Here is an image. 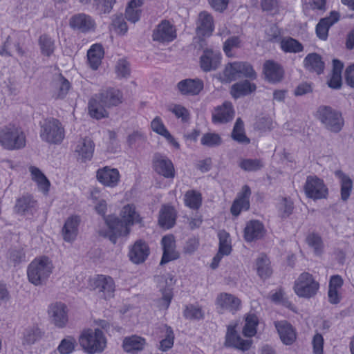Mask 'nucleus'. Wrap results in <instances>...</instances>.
I'll return each mask as SVG.
<instances>
[{
    "mask_svg": "<svg viewBox=\"0 0 354 354\" xmlns=\"http://www.w3.org/2000/svg\"><path fill=\"white\" fill-rule=\"evenodd\" d=\"M120 216L121 220L113 215H109L105 218L109 231L104 236H109L113 243H115L118 237L127 236L131 225L142 221V218L133 205L124 206L120 212Z\"/></svg>",
    "mask_w": 354,
    "mask_h": 354,
    "instance_id": "nucleus-1",
    "label": "nucleus"
},
{
    "mask_svg": "<svg viewBox=\"0 0 354 354\" xmlns=\"http://www.w3.org/2000/svg\"><path fill=\"white\" fill-rule=\"evenodd\" d=\"M78 342L87 354L102 353L106 346V339L100 328H85L78 337Z\"/></svg>",
    "mask_w": 354,
    "mask_h": 354,
    "instance_id": "nucleus-2",
    "label": "nucleus"
},
{
    "mask_svg": "<svg viewBox=\"0 0 354 354\" xmlns=\"http://www.w3.org/2000/svg\"><path fill=\"white\" fill-rule=\"evenodd\" d=\"M53 270V261L48 257H37L28 266V281L35 286H41L46 283Z\"/></svg>",
    "mask_w": 354,
    "mask_h": 354,
    "instance_id": "nucleus-3",
    "label": "nucleus"
},
{
    "mask_svg": "<svg viewBox=\"0 0 354 354\" xmlns=\"http://www.w3.org/2000/svg\"><path fill=\"white\" fill-rule=\"evenodd\" d=\"M241 77L256 79L257 73L250 64L245 62L228 63L223 72L217 75V78L222 83H230Z\"/></svg>",
    "mask_w": 354,
    "mask_h": 354,
    "instance_id": "nucleus-4",
    "label": "nucleus"
},
{
    "mask_svg": "<svg viewBox=\"0 0 354 354\" xmlns=\"http://www.w3.org/2000/svg\"><path fill=\"white\" fill-rule=\"evenodd\" d=\"M26 144L25 133L21 127L9 124L0 129V145L7 150L23 149Z\"/></svg>",
    "mask_w": 354,
    "mask_h": 354,
    "instance_id": "nucleus-5",
    "label": "nucleus"
},
{
    "mask_svg": "<svg viewBox=\"0 0 354 354\" xmlns=\"http://www.w3.org/2000/svg\"><path fill=\"white\" fill-rule=\"evenodd\" d=\"M39 137L49 145H60L65 138L64 127L57 119H46L40 124Z\"/></svg>",
    "mask_w": 354,
    "mask_h": 354,
    "instance_id": "nucleus-6",
    "label": "nucleus"
},
{
    "mask_svg": "<svg viewBox=\"0 0 354 354\" xmlns=\"http://www.w3.org/2000/svg\"><path fill=\"white\" fill-rule=\"evenodd\" d=\"M293 289L298 297L309 299L317 295L319 283L311 274L304 272L295 281Z\"/></svg>",
    "mask_w": 354,
    "mask_h": 354,
    "instance_id": "nucleus-7",
    "label": "nucleus"
},
{
    "mask_svg": "<svg viewBox=\"0 0 354 354\" xmlns=\"http://www.w3.org/2000/svg\"><path fill=\"white\" fill-rule=\"evenodd\" d=\"M317 117L329 131L337 133L344 125V120L340 113L330 106H322L317 111Z\"/></svg>",
    "mask_w": 354,
    "mask_h": 354,
    "instance_id": "nucleus-8",
    "label": "nucleus"
},
{
    "mask_svg": "<svg viewBox=\"0 0 354 354\" xmlns=\"http://www.w3.org/2000/svg\"><path fill=\"white\" fill-rule=\"evenodd\" d=\"M304 189L306 196L313 200L326 198L328 194V189L324 180L317 176H307Z\"/></svg>",
    "mask_w": 354,
    "mask_h": 354,
    "instance_id": "nucleus-9",
    "label": "nucleus"
},
{
    "mask_svg": "<svg viewBox=\"0 0 354 354\" xmlns=\"http://www.w3.org/2000/svg\"><path fill=\"white\" fill-rule=\"evenodd\" d=\"M216 309L219 313L228 312L234 315L241 308V301L236 296L227 292L218 294L215 300Z\"/></svg>",
    "mask_w": 354,
    "mask_h": 354,
    "instance_id": "nucleus-10",
    "label": "nucleus"
},
{
    "mask_svg": "<svg viewBox=\"0 0 354 354\" xmlns=\"http://www.w3.org/2000/svg\"><path fill=\"white\" fill-rule=\"evenodd\" d=\"M91 286L94 290H97L100 296L104 299H109L114 296L115 284L113 279L110 276L97 275L92 279Z\"/></svg>",
    "mask_w": 354,
    "mask_h": 354,
    "instance_id": "nucleus-11",
    "label": "nucleus"
},
{
    "mask_svg": "<svg viewBox=\"0 0 354 354\" xmlns=\"http://www.w3.org/2000/svg\"><path fill=\"white\" fill-rule=\"evenodd\" d=\"M175 26L167 20H162L153 30L152 39L159 43H169L176 38Z\"/></svg>",
    "mask_w": 354,
    "mask_h": 354,
    "instance_id": "nucleus-12",
    "label": "nucleus"
},
{
    "mask_svg": "<svg viewBox=\"0 0 354 354\" xmlns=\"http://www.w3.org/2000/svg\"><path fill=\"white\" fill-rule=\"evenodd\" d=\"M153 170L166 178H174L176 171L172 161L166 156L156 153L152 160Z\"/></svg>",
    "mask_w": 354,
    "mask_h": 354,
    "instance_id": "nucleus-13",
    "label": "nucleus"
},
{
    "mask_svg": "<svg viewBox=\"0 0 354 354\" xmlns=\"http://www.w3.org/2000/svg\"><path fill=\"white\" fill-rule=\"evenodd\" d=\"M96 179L104 187L114 188L120 182V174L118 169L105 166L97 170Z\"/></svg>",
    "mask_w": 354,
    "mask_h": 354,
    "instance_id": "nucleus-14",
    "label": "nucleus"
},
{
    "mask_svg": "<svg viewBox=\"0 0 354 354\" xmlns=\"http://www.w3.org/2000/svg\"><path fill=\"white\" fill-rule=\"evenodd\" d=\"M48 315L52 323L59 328L66 326L68 322L67 306L61 302H56L50 305Z\"/></svg>",
    "mask_w": 354,
    "mask_h": 354,
    "instance_id": "nucleus-15",
    "label": "nucleus"
},
{
    "mask_svg": "<svg viewBox=\"0 0 354 354\" xmlns=\"http://www.w3.org/2000/svg\"><path fill=\"white\" fill-rule=\"evenodd\" d=\"M37 209V201L32 195L28 194L18 198L14 207L15 212L21 216H32Z\"/></svg>",
    "mask_w": 354,
    "mask_h": 354,
    "instance_id": "nucleus-16",
    "label": "nucleus"
},
{
    "mask_svg": "<svg viewBox=\"0 0 354 354\" xmlns=\"http://www.w3.org/2000/svg\"><path fill=\"white\" fill-rule=\"evenodd\" d=\"M70 26L82 32H88L95 29V21L93 17L85 13H78L72 16L69 20Z\"/></svg>",
    "mask_w": 354,
    "mask_h": 354,
    "instance_id": "nucleus-17",
    "label": "nucleus"
},
{
    "mask_svg": "<svg viewBox=\"0 0 354 354\" xmlns=\"http://www.w3.org/2000/svg\"><path fill=\"white\" fill-rule=\"evenodd\" d=\"M252 344L250 339H243L237 333L236 326L230 325L227 326L225 335V345L227 347H233L241 351H248Z\"/></svg>",
    "mask_w": 354,
    "mask_h": 354,
    "instance_id": "nucleus-18",
    "label": "nucleus"
},
{
    "mask_svg": "<svg viewBox=\"0 0 354 354\" xmlns=\"http://www.w3.org/2000/svg\"><path fill=\"white\" fill-rule=\"evenodd\" d=\"M219 239L218 252L213 258L211 267L213 269L216 268L221 259L224 256L229 255L232 251L231 239L229 233L225 230H221L218 233Z\"/></svg>",
    "mask_w": 354,
    "mask_h": 354,
    "instance_id": "nucleus-19",
    "label": "nucleus"
},
{
    "mask_svg": "<svg viewBox=\"0 0 354 354\" xmlns=\"http://www.w3.org/2000/svg\"><path fill=\"white\" fill-rule=\"evenodd\" d=\"M251 193V189L248 185H245L242 187L241 190L238 194L231 207L230 210L232 215L237 216L241 211L249 209Z\"/></svg>",
    "mask_w": 354,
    "mask_h": 354,
    "instance_id": "nucleus-20",
    "label": "nucleus"
},
{
    "mask_svg": "<svg viewBox=\"0 0 354 354\" xmlns=\"http://www.w3.org/2000/svg\"><path fill=\"white\" fill-rule=\"evenodd\" d=\"M158 281L159 286L161 289L164 286L163 283H165L166 286L167 287V288L162 290V297L159 302V306L161 308L166 310L169 308L173 297L172 290L171 288L176 283V279L174 275H172L170 273H167L160 277V280Z\"/></svg>",
    "mask_w": 354,
    "mask_h": 354,
    "instance_id": "nucleus-21",
    "label": "nucleus"
},
{
    "mask_svg": "<svg viewBox=\"0 0 354 354\" xmlns=\"http://www.w3.org/2000/svg\"><path fill=\"white\" fill-rule=\"evenodd\" d=\"M214 30L213 17L207 11L201 12L196 21V33L200 37H209Z\"/></svg>",
    "mask_w": 354,
    "mask_h": 354,
    "instance_id": "nucleus-22",
    "label": "nucleus"
},
{
    "mask_svg": "<svg viewBox=\"0 0 354 354\" xmlns=\"http://www.w3.org/2000/svg\"><path fill=\"white\" fill-rule=\"evenodd\" d=\"M234 116L232 104L225 102L222 105L214 108L212 112V122L214 124H224L231 121Z\"/></svg>",
    "mask_w": 354,
    "mask_h": 354,
    "instance_id": "nucleus-23",
    "label": "nucleus"
},
{
    "mask_svg": "<svg viewBox=\"0 0 354 354\" xmlns=\"http://www.w3.org/2000/svg\"><path fill=\"white\" fill-rule=\"evenodd\" d=\"M95 149V144L89 138L80 139L75 144L74 151L77 159L82 162L92 158Z\"/></svg>",
    "mask_w": 354,
    "mask_h": 354,
    "instance_id": "nucleus-24",
    "label": "nucleus"
},
{
    "mask_svg": "<svg viewBox=\"0 0 354 354\" xmlns=\"http://www.w3.org/2000/svg\"><path fill=\"white\" fill-rule=\"evenodd\" d=\"M221 55L218 50L207 49L201 57V67L205 72L216 70L221 64Z\"/></svg>",
    "mask_w": 354,
    "mask_h": 354,
    "instance_id": "nucleus-25",
    "label": "nucleus"
},
{
    "mask_svg": "<svg viewBox=\"0 0 354 354\" xmlns=\"http://www.w3.org/2000/svg\"><path fill=\"white\" fill-rule=\"evenodd\" d=\"M204 86L203 82L199 79H185L177 84L179 93L183 95H196L200 93Z\"/></svg>",
    "mask_w": 354,
    "mask_h": 354,
    "instance_id": "nucleus-26",
    "label": "nucleus"
},
{
    "mask_svg": "<svg viewBox=\"0 0 354 354\" xmlns=\"http://www.w3.org/2000/svg\"><path fill=\"white\" fill-rule=\"evenodd\" d=\"M97 95L104 106L108 108L118 106L122 102V93L114 88L102 89Z\"/></svg>",
    "mask_w": 354,
    "mask_h": 354,
    "instance_id": "nucleus-27",
    "label": "nucleus"
},
{
    "mask_svg": "<svg viewBox=\"0 0 354 354\" xmlns=\"http://www.w3.org/2000/svg\"><path fill=\"white\" fill-rule=\"evenodd\" d=\"M263 224L257 220L247 223L244 229V239L247 242H252L263 238L266 234Z\"/></svg>",
    "mask_w": 354,
    "mask_h": 354,
    "instance_id": "nucleus-28",
    "label": "nucleus"
},
{
    "mask_svg": "<svg viewBox=\"0 0 354 354\" xmlns=\"http://www.w3.org/2000/svg\"><path fill=\"white\" fill-rule=\"evenodd\" d=\"M275 328L279 335L282 342L286 345L292 344L297 338L295 330L287 321H277L274 322Z\"/></svg>",
    "mask_w": 354,
    "mask_h": 354,
    "instance_id": "nucleus-29",
    "label": "nucleus"
},
{
    "mask_svg": "<svg viewBox=\"0 0 354 354\" xmlns=\"http://www.w3.org/2000/svg\"><path fill=\"white\" fill-rule=\"evenodd\" d=\"M149 254V248L147 244L138 240L130 248L129 256L132 262L136 264L144 262Z\"/></svg>",
    "mask_w": 354,
    "mask_h": 354,
    "instance_id": "nucleus-30",
    "label": "nucleus"
},
{
    "mask_svg": "<svg viewBox=\"0 0 354 354\" xmlns=\"http://www.w3.org/2000/svg\"><path fill=\"white\" fill-rule=\"evenodd\" d=\"M263 71L266 80L270 82H279L283 77L282 67L272 60H268L263 64Z\"/></svg>",
    "mask_w": 354,
    "mask_h": 354,
    "instance_id": "nucleus-31",
    "label": "nucleus"
},
{
    "mask_svg": "<svg viewBox=\"0 0 354 354\" xmlns=\"http://www.w3.org/2000/svg\"><path fill=\"white\" fill-rule=\"evenodd\" d=\"M161 243L163 249V254L160 264H165L178 257V252L175 250V241L172 235L163 236Z\"/></svg>",
    "mask_w": 354,
    "mask_h": 354,
    "instance_id": "nucleus-32",
    "label": "nucleus"
},
{
    "mask_svg": "<svg viewBox=\"0 0 354 354\" xmlns=\"http://www.w3.org/2000/svg\"><path fill=\"white\" fill-rule=\"evenodd\" d=\"M158 337L160 339L159 349L167 351L172 348L174 342V333L173 329L165 324L158 328Z\"/></svg>",
    "mask_w": 354,
    "mask_h": 354,
    "instance_id": "nucleus-33",
    "label": "nucleus"
},
{
    "mask_svg": "<svg viewBox=\"0 0 354 354\" xmlns=\"http://www.w3.org/2000/svg\"><path fill=\"white\" fill-rule=\"evenodd\" d=\"M151 129L156 133L164 137L167 141L176 149L180 148V144L171 136L169 131L165 126L162 119L160 117H156L151 122Z\"/></svg>",
    "mask_w": 354,
    "mask_h": 354,
    "instance_id": "nucleus-34",
    "label": "nucleus"
},
{
    "mask_svg": "<svg viewBox=\"0 0 354 354\" xmlns=\"http://www.w3.org/2000/svg\"><path fill=\"white\" fill-rule=\"evenodd\" d=\"M28 169L31 178L36 183L38 189L44 194L47 195L50 187V183L48 179L39 168L35 166L29 167Z\"/></svg>",
    "mask_w": 354,
    "mask_h": 354,
    "instance_id": "nucleus-35",
    "label": "nucleus"
},
{
    "mask_svg": "<svg viewBox=\"0 0 354 354\" xmlns=\"http://www.w3.org/2000/svg\"><path fill=\"white\" fill-rule=\"evenodd\" d=\"M106 109L108 107L104 106L97 94L93 95L88 102V113L93 118L99 120L108 117L109 113Z\"/></svg>",
    "mask_w": 354,
    "mask_h": 354,
    "instance_id": "nucleus-36",
    "label": "nucleus"
},
{
    "mask_svg": "<svg viewBox=\"0 0 354 354\" xmlns=\"http://www.w3.org/2000/svg\"><path fill=\"white\" fill-rule=\"evenodd\" d=\"M79 223L80 218L76 216H71L66 221L62 230L63 237L66 241L71 242L75 240L77 235Z\"/></svg>",
    "mask_w": 354,
    "mask_h": 354,
    "instance_id": "nucleus-37",
    "label": "nucleus"
},
{
    "mask_svg": "<svg viewBox=\"0 0 354 354\" xmlns=\"http://www.w3.org/2000/svg\"><path fill=\"white\" fill-rule=\"evenodd\" d=\"M104 49L101 44H95L91 46L87 52L88 63L93 70H97L102 63L104 57Z\"/></svg>",
    "mask_w": 354,
    "mask_h": 354,
    "instance_id": "nucleus-38",
    "label": "nucleus"
},
{
    "mask_svg": "<svg viewBox=\"0 0 354 354\" xmlns=\"http://www.w3.org/2000/svg\"><path fill=\"white\" fill-rule=\"evenodd\" d=\"M304 67L310 72L319 75L324 69V62L321 56L317 53L308 54L304 60Z\"/></svg>",
    "mask_w": 354,
    "mask_h": 354,
    "instance_id": "nucleus-39",
    "label": "nucleus"
},
{
    "mask_svg": "<svg viewBox=\"0 0 354 354\" xmlns=\"http://www.w3.org/2000/svg\"><path fill=\"white\" fill-rule=\"evenodd\" d=\"M176 217V212L173 207L163 206L160 211L159 224L164 228L169 229L174 225Z\"/></svg>",
    "mask_w": 354,
    "mask_h": 354,
    "instance_id": "nucleus-40",
    "label": "nucleus"
},
{
    "mask_svg": "<svg viewBox=\"0 0 354 354\" xmlns=\"http://www.w3.org/2000/svg\"><path fill=\"white\" fill-rule=\"evenodd\" d=\"M256 90L254 84L245 80L233 84L231 87L230 93L232 97L237 99L241 96L247 95Z\"/></svg>",
    "mask_w": 354,
    "mask_h": 354,
    "instance_id": "nucleus-41",
    "label": "nucleus"
},
{
    "mask_svg": "<svg viewBox=\"0 0 354 354\" xmlns=\"http://www.w3.org/2000/svg\"><path fill=\"white\" fill-rule=\"evenodd\" d=\"M344 64L338 59L333 61V72L330 78L328 81L329 87L333 89H338L342 86V71Z\"/></svg>",
    "mask_w": 354,
    "mask_h": 354,
    "instance_id": "nucleus-42",
    "label": "nucleus"
},
{
    "mask_svg": "<svg viewBox=\"0 0 354 354\" xmlns=\"http://www.w3.org/2000/svg\"><path fill=\"white\" fill-rule=\"evenodd\" d=\"M145 339L137 335L125 337L123 340L122 347L127 353L141 351L145 345Z\"/></svg>",
    "mask_w": 354,
    "mask_h": 354,
    "instance_id": "nucleus-43",
    "label": "nucleus"
},
{
    "mask_svg": "<svg viewBox=\"0 0 354 354\" xmlns=\"http://www.w3.org/2000/svg\"><path fill=\"white\" fill-rule=\"evenodd\" d=\"M38 44L41 55L48 57L53 55L56 48L55 41L50 37L46 34L41 35Z\"/></svg>",
    "mask_w": 354,
    "mask_h": 354,
    "instance_id": "nucleus-44",
    "label": "nucleus"
},
{
    "mask_svg": "<svg viewBox=\"0 0 354 354\" xmlns=\"http://www.w3.org/2000/svg\"><path fill=\"white\" fill-rule=\"evenodd\" d=\"M259 319L254 313H248L245 317V325L243 328V334L245 337H252L257 333V327Z\"/></svg>",
    "mask_w": 354,
    "mask_h": 354,
    "instance_id": "nucleus-45",
    "label": "nucleus"
},
{
    "mask_svg": "<svg viewBox=\"0 0 354 354\" xmlns=\"http://www.w3.org/2000/svg\"><path fill=\"white\" fill-rule=\"evenodd\" d=\"M185 205L192 209H198L202 205L201 194L196 190H188L184 196Z\"/></svg>",
    "mask_w": 354,
    "mask_h": 354,
    "instance_id": "nucleus-46",
    "label": "nucleus"
},
{
    "mask_svg": "<svg viewBox=\"0 0 354 354\" xmlns=\"http://www.w3.org/2000/svg\"><path fill=\"white\" fill-rule=\"evenodd\" d=\"M239 166L245 171L254 172L261 169L264 163L261 159L243 158L240 160Z\"/></svg>",
    "mask_w": 354,
    "mask_h": 354,
    "instance_id": "nucleus-47",
    "label": "nucleus"
},
{
    "mask_svg": "<svg viewBox=\"0 0 354 354\" xmlns=\"http://www.w3.org/2000/svg\"><path fill=\"white\" fill-rule=\"evenodd\" d=\"M232 138L236 142L242 144H249L250 140L246 136L244 131V124L241 118H238L234 126L232 133Z\"/></svg>",
    "mask_w": 354,
    "mask_h": 354,
    "instance_id": "nucleus-48",
    "label": "nucleus"
},
{
    "mask_svg": "<svg viewBox=\"0 0 354 354\" xmlns=\"http://www.w3.org/2000/svg\"><path fill=\"white\" fill-rule=\"evenodd\" d=\"M43 333L37 326H32L26 329L24 333L23 344L31 345L41 339Z\"/></svg>",
    "mask_w": 354,
    "mask_h": 354,
    "instance_id": "nucleus-49",
    "label": "nucleus"
},
{
    "mask_svg": "<svg viewBox=\"0 0 354 354\" xmlns=\"http://www.w3.org/2000/svg\"><path fill=\"white\" fill-rule=\"evenodd\" d=\"M54 84L57 89L55 94V97L58 99L64 98L71 88L70 82L62 75H59L56 79H55Z\"/></svg>",
    "mask_w": 354,
    "mask_h": 354,
    "instance_id": "nucleus-50",
    "label": "nucleus"
},
{
    "mask_svg": "<svg viewBox=\"0 0 354 354\" xmlns=\"http://www.w3.org/2000/svg\"><path fill=\"white\" fill-rule=\"evenodd\" d=\"M77 346L76 339L71 335L63 338L59 342L57 350L60 354H71Z\"/></svg>",
    "mask_w": 354,
    "mask_h": 354,
    "instance_id": "nucleus-51",
    "label": "nucleus"
},
{
    "mask_svg": "<svg viewBox=\"0 0 354 354\" xmlns=\"http://www.w3.org/2000/svg\"><path fill=\"white\" fill-rule=\"evenodd\" d=\"M336 176L339 177L341 183V198L343 201H346L351 194L353 187L351 179L342 171L336 172Z\"/></svg>",
    "mask_w": 354,
    "mask_h": 354,
    "instance_id": "nucleus-52",
    "label": "nucleus"
},
{
    "mask_svg": "<svg viewBox=\"0 0 354 354\" xmlns=\"http://www.w3.org/2000/svg\"><path fill=\"white\" fill-rule=\"evenodd\" d=\"M183 316L189 320H200L204 317V312L198 305L189 304L185 306Z\"/></svg>",
    "mask_w": 354,
    "mask_h": 354,
    "instance_id": "nucleus-53",
    "label": "nucleus"
},
{
    "mask_svg": "<svg viewBox=\"0 0 354 354\" xmlns=\"http://www.w3.org/2000/svg\"><path fill=\"white\" fill-rule=\"evenodd\" d=\"M280 46L281 49L286 53H297L303 50L302 44L292 37L283 39Z\"/></svg>",
    "mask_w": 354,
    "mask_h": 354,
    "instance_id": "nucleus-54",
    "label": "nucleus"
},
{
    "mask_svg": "<svg viewBox=\"0 0 354 354\" xmlns=\"http://www.w3.org/2000/svg\"><path fill=\"white\" fill-rule=\"evenodd\" d=\"M257 270L261 279H266L270 276L272 270L270 268L269 259L266 256H261L257 259Z\"/></svg>",
    "mask_w": 354,
    "mask_h": 354,
    "instance_id": "nucleus-55",
    "label": "nucleus"
},
{
    "mask_svg": "<svg viewBox=\"0 0 354 354\" xmlns=\"http://www.w3.org/2000/svg\"><path fill=\"white\" fill-rule=\"evenodd\" d=\"M168 110L183 122H186L189 120L190 113L189 110L181 104H171L169 106Z\"/></svg>",
    "mask_w": 354,
    "mask_h": 354,
    "instance_id": "nucleus-56",
    "label": "nucleus"
},
{
    "mask_svg": "<svg viewBox=\"0 0 354 354\" xmlns=\"http://www.w3.org/2000/svg\"><path fill=\"white\" fill-rule=\"evenodd\" d=\"M115 72L118 78H128L131 74L129 63L124 59H119L115 66Z\"/></svg>",
    "mask_w": 354,
    "mask_h": 354,
    "instance_id": "nucleus-57",
    "label": "nucleus"
},
{
    "mask_svg": "<svg viewBox=\"0 0 354 354\" xmlns=\"http://www.w3.org/2000/svg\"><path fill=\"white\" fill-rule=\"evenodd\" d=\"M201 142L204 146L214 147L219 146L222 143V139L217 133H207L202 136Z\"/></svg>",
    "mask_w": 354,
    "mask_h": 354,
    "instance_id": "nucleus-58",
    "label": "nucleus"
},
{
    "mask_svg": "<svg viewBox=\"0 0 354 354\" xmlns=\"http://www.w3.org/2000/svg\"><path fill=\"white\" fill-rule=\"evenodd\" d=\"M241 46V39L238 36L228 38L224 43L223 50L227 57H233L232 49Z\"/></svg>",
    "mask_w": 354,
    "mask_h": 354,
    "instance_id": "nucleus-59",
    "label": "nucleus"
},
{
    "mask_svg": "<svg viewBox=\"0 0 354 354\" xmlns=\"http://www.w3.org/2000/svg\"><path fill=\"white\" fill-rule=\"evenodd\" d=\"M307 243L311 247L316 254H320L323 250V243L319 236L311 234L306 239Z\"/></svg>",
    "mask_w": 354,
    "mask_h": 354,
    "instance_id": "nucleus-60",
    "label": "nucleus"
},
{
    "mask_svg": "<svg viewBox=\"0 0 354 354\" xmlns=\"http://www.w3.org/2000/svg\"><path fill=\"white\" fill-rule=\"evenodd\" d=\"M115 3L116 0H93V6L104 14L110 13Z\"/></svg>",
    "mask_w": 354,
    "mask_h": 354,
    "instance_id": "nucleus-61",
    "label": "nucleus"
},
{
    "mask_svg": "<svg viewBox=\"0 0 354 354\" xmlns=\"http://www.w3.org/2000/svg\"><path fill=\"white\" fill-rule=\"evenodd\" d=\"M8 258L10 262L16 266L25 261V253L22 248H12L8 251Z\"/></svg>",
    "mask_w": 354,
    "mask_h": 354,
    "instance_id": "nucleus-62",
    "label": "nucleus"
},
{
    "mask_svg": "<svg viewBox=\"0 0 354 354\" xmlns=\"http://www.w3.org/2000/svg\"><path fill=\"white\" fill-rule=\"evenodd\" d=\"M112 26L119 35H124L128 30L127 24L122 15L113 16Z\"/></svg>",
    "mask_w": 354,
    "mask_h": 354,
    "instance_id": "nucleus-63",
    "label": "nucleus"
},
{
    "mask_svg": "<svg viewBox=\"0 0 354 354\" xmlns=\"http://www.w3.org/2000/svg\"><path fill=\"white\" fill-rule=\"evenodd\" d=\"M304 10L308 8L326 10V0H302Z\"/></svg>",
    "mask_w": 354,
    "mask_h": 354,
    "instance_id": "nucleus-64",
    "label": "nucleus"
}]
</instances>
